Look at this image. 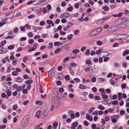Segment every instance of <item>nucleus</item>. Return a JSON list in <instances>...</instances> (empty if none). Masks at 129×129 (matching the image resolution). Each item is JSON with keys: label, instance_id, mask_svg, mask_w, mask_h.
<instances>
[{"label": "nucleus", "instance_id": "7c9ffc66", "mask_svg": "<svg viewBox=\"0 0 129 129\" xmlns=\"http://www.w3.org/2000/svg\"><path fill=\"white\" fill-rule=\"evenodd\" d=\"M6 93L7 94V95L10 96L11 95V91H6Z\"/></svg>", "mask_w": 129, "mask_h": 129}, {"label": "nucleus", "instance_id": "bb28decb", "mask_svg": "<svg viewBox=\"0 0 129 129\" xmlns=\"http://www.w3.org/2000/svg\"><path fill=\"white\" fill-rule=\"evenodd\" d=\"M90 50L89 49H87L86 50L85 54L86 55H89V54Z\"/></svg>", "mask_w": 129, "mask_h": 129}, {"label": "nucleus", "instance_id": "9b49d317", "mask_svg": "<svg viewBox=\"0 0 129 129\" xmlns=\"http://www.w3.org/2000/svg\"><path fill=\"white\" fill-rule=\"evenodd\" d=\"M14 15V13L12 12L6 14V17L8 18H10L12 17Z\"/></svg>", "mask_w": 129, "mask_h": 129}, {"label": "nucleus", "instance_id": "052dcab7", "mask_svg": "<svg viewBox=\"0 0 129 129\" xmlns=\"http://www.w3.org/2000/svg\"><path fill=\"white\" fill-rule=\"evenodd\" d=\"M25 26H26V28L27 29H29L30 28V25H29L27 24H26L25 25Z\"/></svg>", "mask_w": 129, "mask_h": 129}, {"label": "nucleus", "instance_id": "a18cd8bd", "mask_svg": "<svg viewBox=\"0 0 129 129\" xmlns=\"http://www.w3.org/2000/svg\"><path fill=\"white\" fill-rule=\"evenodd\" d=\"M6 40H4L1 42V44L2 45H3L6 44Z\"/></svg>", "mask_w": 129, "mask_h": 129}, {"label": "nucleus", "instance_id": "423d86ee", "mask_svg": "<svg viewBox=\"0 0 129 129\" xmlns=\"http://www.w3.org/2000/svg\"><path fill=\"white\" fill-rule=\"evenodd\" d=\"M70 15V14L68 13H65L61 14L60 16V17L62 18L64 17L65 18H67L69 17Z\"/></svg>", "mask_w": 129, "mask_h": 129}, {"label": "nucleus", "instance_id": "13d9d810", "mask_svg": "<svg viewBox=\"0 0 129 129\" xmlns=\"http://www.w3.org/2000/svg\"><path fill=\"white\" fill-rule=\"evenodd\" d=\"M60 43L59 42H56L54 43V45L56 46L60 45Z\"/></svg>", "mask_w": 129, "mask_h": 129}, {"label": "nucleus", "instance_id": "6e6d98bb", "mask_svg": "<svg viewBox=\"0 0 129 129\" xmlns=\"http://www.w3.org/2000/svg\"><path fill=\"white\" fill-rule=\"evenodd\" d=\"M18 28L17 27H16L14 28V31L15 33H16L18 31Z\"/></svg>", "mask_w": 129, "mask_h": 129}, {"label": "nucleus", "instance_id": "e433bc0d", "mask_svg": "<svg viewBox=\"0 0 129 129\" xmlns=\"http://www.w3.org/2000/svg\"><path fill=\"white\" fill-rule=\"evenodd\" d=\"M110 7L111 9H113L116 6L115 4H111L110 5Z\"/></svg>", "mask_w": 129, "mask_h": 129}, {"label": "nucleus", "instance_id": "a211bd4d", "mask_svg": "<svg viewBox=\"0 0 129 129\" xmlns=\"http://www.w3.org/2000/svg\"><path fill=\"white\" fill-rule=\"evenodd\" d=\"M98 108L101 110H104L105 109V108L102 105H99L98 106Z\"/></svg>", "mask_w": 129, "mask_h": 129}, {"label": "nucleus", "instance_id": "79ce46f5", "mask_svg": "<svg viewBox=\"0 0 129 129\" xmlns=\"http://www.w3.org/2000/svg\"><path fill=\"white\" fill-rule=\"evenodd\" d=\"M34 42V40L33 39H29L28 41V43L30 44H32Z\"/></svg>", "mask_w": 129, "mask_h": 129}, {"label": "nucleus", "instance_id": "412c9836", "mask_svg": "<svg viewBox=\"0 0 129 129\" xmlns=\"http://www.w3.org/2000/svg\"><path fill=\"white\" fill-rule=\"evenodd\" d=\"M86 117L87 119H88L89 121H92L93 120V118L91 116H89L88 117L87 116V115Z\"/></svg>", "mask_w": 129, "mask_h": 129}, {"label": "nucleus", "instance_id": "c9c22d12", "mask_svg": "<svg viewBox=\"0 0 129 129\" xmlns=\"http://www.w3.org/2000/svg\"><path fill=\"white\" fill-rule=\"evenodd\" d=\"M14 48V45H11L9 46L8 47V49L9 50H10L13 49Z\"/></svg>", "mask_w": 129, "mask_h": 129}, {"label": "nucleus", "instance_id": "39448f33", "mask_svg": "<svg viewBox=\"0 0 129 129\" xmlns=\"http://www.w3.org/2000/svg\"><path fill=\"white\" fill-rule=\"evenodd\" d=\"M126 21V20H122V22L120 23V27L122 28H123L127 26Z\"/></svg>", "mask_w": 129, "mask_h": 129}, {"label": "nucleus", "instance_id": "864d4df0", "mask_svg": "<svg viewBox=\"0 0 129 129\" xmlns=\"http://www.w3.org/2000/svg\"><path fill=\"white\" fill-rule=\"evenodd\" d=\"M18 107L16 105H14L13 106V109L14 110H15Z\"/></svg>", "mask_w": 129, "mask_h": 129}, {"label": "nucleus", "instance_id": "58836bf2", "mask_svg": "<svg viewBox=\"0 0 129 129\" xmlns=\"http://www.w3.org/2000/svg\"><path fill=\"white\" fill-rule=\"evenodd\" d=\"M13 38H14V36H7L5 38L6 39H8V38L11 39H13Z\"/></svg>", "mask_w": 129, "mask_h": 129}, {"label": "nucleus", "instance_id": "f3484780", "mask_svg": "<svg viewBox=\"0 0 129 129\" xmlns=\"http://www.w3.org/2000/svg\"><path fill=\"white\" fill-rule=\"evenodd\" d=\"M103 9L105 11H107L109 10V8L107 6H103Z\"/></svg>", "mask_w": 129, "mask_h": 129}, {"label": "nucleus", "instance_id": "37998d69", "mask_svg": "<svg viewBox=\"0 0 129 129\" xmlns=\"http://www.w3.org/2000/svg\"><path fill=\"white\" fill-rule=\"evenodd\" d=\"M73 9V8L72 7H69L67 8V10L68 11H71Z\"/></svg>", "mask_w": 129, "mask_h": 129}, {"label": "nucleus", "instance_id": "cd10ccee", "mask_svg": "<svg viewBox=\"0 0 129 129\" xmlns=\"http://www.w3.org/2000/svg\"><path fill=\"white\" fill-rule=\"evenodd\" d=\"M73 35L72 34H70L68 36H67V39H68V40H70L72 38V37L73 36Z\"/></svg>", "mask_w": 129, "mask_h": 129}, {"label": "nucleus", "instance_id": "0e129e2a", "mask_svg": "<svg viewBox=\"0 0 129 129\" xmlns=\"http://www.w3.org/2000/svg\"><path fill=\"white\" fill-rule=\"evenodd\" d=\"M117 120L115 118H113L111 120L112 121L113 123H115L117 121Z\"/></svg>", "mask_w": 129, "mask_h": 129}, {"label": "nucleus", "instance_id": "4be33fe9", "mask_svg": "<svg viewBox=\"0 0 129 129\" xmlns=\"http://www.w3.org/2000/svg\"><path fill=\"white\" fill-rule=\"evenodd\" d=\"M96 44L98 45H101L102 44V42L100 40L96 42Z\"/></svg>", "mask_w": 129, "mask_h": 129}, {"label": "nucleus", "instance_id": "b1692460", "mask_svg": "<svg viewBox=\"0 0 129 129\" xmlns=\"http://www.w3.org/2000/svg\"><path fill=\"white\" fill-rule=\"evenodd\" d=\"M33 82V81L32 80H28L26 81V83L27 84H30V83H32Z\"/></svg>", "mask_w": 129, "mask_h": 129}, {"label": "nucleus", "instance_id": "f257e3e1", "mask_svg": "<svg viewBox=\"0 0 129 129\" xmlns=\"http://www.w3.org/2000/svg\"><path fill=\"white\" fill-rule=\"evenodd\" d=\"M101 31V29L100 28H97L92 31L89 34L90 37L95 36L99 33Z\"/></svg>", "mask_w": 129, "mask_h": 129}, {"label": "nucleus", "instance_id": "680f3d73", "mask_svg": "<svg viewBox=\"0 0 129 129\" xmlns=\"http://www.w3.org/2000/svg\"><path fill=\"white\" fill-rule=\"evenodd\" d=\"M43 116H42V117L43 118H45V117L47 116V114L45 112H44L42 114Z\"/></svg>", "mask_w": 129, "mask_h": 129}, {"label": "nucleus", "instance_id": "c03bdc74", "mask_svg": "<svg viewBox=\"0 0 129 129\" xmlns=\"http://www.w3.org/2000/svg\"><path fill=\"white\" fill-rule=\"evenodd\" d=\"M47 22L48 24H51L52 23V21L51 20H48L47 21Z\"/></svg>", "mask_w": 129, "mask_h": 129}, {"label": "nucleus", "instance_id": "e2e57ef3", "mask_svg": "<svg viewBox=\"0 0 129 129\" xmlns=\"http://www.w3.org/2000/svg\"><path fill=\"white\" fill-rule=\"evenodd\" d=\"M59 90L60 92H62L64 91L63 88L62 87H60L59 88Z\"/></svg>", "mask_w": 129, "mask_h": 129}, {"label": "nucleus", "instance_id": "a19ab883", "mask_svg": "<svg viewBox=\"0 0 129 129\" xmlns=\"http://www.w3.org/2000/svg\"><path fill=\"white\" fill-rule=\"evenodd\" d=\"M94 98L95 100H99L100 99V97L98 96H95Z\"/></svg>", "mask_w": 129, "mask_h": 129}, {"label": "nucleus", "instance_id": "9d476101", "mask_svg": "<svg viewBox=\"0 0 129 129\" xmlns=\"http://www.w3.org/2000/svg\"><path fill=\"white\" fill-rule=\"evenodd\" d=\"M122 22V19H119L116 20L115 22V24L119 26V27H120V23Z\"/></svg>", "mask_w": 129, "mask_h": 129}, {"label": "nucleus", "instance_id": "aec40b11", "mask_svg": "<svg viewBox=\"0 0 129 129\" xmlns=\"http://www.w3.org/2000/svg\"><path fill=\"white\" fill-rule=\"evenodd\" d=\"M110 18V16H105L104 17V18L102 19L101 20H103V21H104L106 19H109Z\"/></svg>", "mask_w": 129, "mask_h": 129}, {"label": "nucleus", "instance_id": "de8ad7c7", "mask_svg": "<svg viewBox=\"0 0 129 129\" xmlns=\"http://www.w3.org/2000/svg\"><path fill=\"white\" fill-rule=\"evenodd\" d=\"M36 49L35 48H31L30 49L28 50V52H29L31 51H34Z\"/></svg>", "mask_w": 129, "mask_h": 129}, {"label": "nucleus", "instance_id": "473e14b6", "mask_svg": "<svg viewBox=\"0 0 129 129\" xmlns=\"http://www.w3.org/2000/svg\"><path fill=\"white\" fill-rule=\"evenodd\" d=\"M73 56H71L70 58H75V57L76 56V54H77L75 52H74V53H73Z\"/></svg>", "mask_w": 129, "mask_h": 129}, {"label": "nucleus", "instance_id": "bf43d9fd", "mask_svg": "<svg viewBox=\"0 0 129 129\" xmlns=\"http://www.w3.org/2000/svg\"><path fill=\"white\" fill-rule=\"evenodd\" d=\"M67 24L71 27L74 25V23L71 22H68Z\"/></svg>", "mask_w": 129, "mask_h": 129}, {"label": "nucleus", "instance_id": "774afa93", "mask_svg": "<svg viewBox=\"0 0 129 129\" xmlns=\"http://www.w3.org/2000/svg\"><path fill=\"white\" fill-rule=\"evenodd\" d=\"M122 14L123 13H122L120 12L117 15V16L118 17H120L122 16Z\"/></svg>", "mask_w": 129, "mask_h": 129}, {"label": "nucleus", "instance_id": "f704fd0d", "mask_svg": "<svg viewBox=\"0 0 129 129\" xmlns=\"http://www.w3.org/2000/svg\"><path fill=\"white\" fill-rule=\"evenodd\" d=\"M78 123L76 122H74L73 123V125L74 127H76L78 125Z\"/></svg>", "mask_w": 129, "mask_h": 129}, {"label": "nucleus", "instance_id": "2eb2a0df", "mask_svg": "<svg viewBox=\"0 0 129 129\" xmlns=\"http://www.w3.org/2000/svg\"><path fill=\"white\" fill-rule=\"evenodd\" d=\"M58 77L60 80L62 79L63 78V75L62 74L60 73L58 75Z\"/></svg>", "mask_w": 129, "mask_h": 129}, {"label": "nucleus", "instance_id": "ea45409f", "mask_svg": "<svg viewBox=\"0 0 129 129\" xmlns=\"http://www.w3.org/2000/svg\"><path fill=\"white\" fill-rule=\"evenodd\" d=\"M69 97L71 98H72L74 97V95L72 93H70L69 94Z\"/></svg>", "mask_w": 129, "mask_h": 129}, {"label": "nucleus", "instance_id": "4c0bfd02", "mask_svg": "<svg viewBox=\"0 0 129 129\" xmlns=\"http://www.w3.org/2000/svg\"><path fill=\"white\" fill-rule=\"evenodd\" d=\"M98 80L99 82H100V81H105V79L102 78H99L98 79Z\"/></svg>", "mask_w": 129, "mask_h": 129}, {"label": "nucleus", "instance_id": "603ef678", "mask_svg": "<svg viewBox=\"0 0 129 129\" xmlns=\"http://www.w3.org/2000/svg\"><path fill=\"white\" fill-rule=\"evenodd\" d=\"M61 21L62 23H65L67 22V20L66 19L63 18L62 19Z\"/></svg>", "mask_w": 129, "mask_h": 129}, {"label": "nucleus", "instance_id": "7ed1b4c3", "mask_svg": "<svg viewBox=\"0 0 129 129\" xmlns=\"http://www.w3.org/2000/svg\"><path fill=\"white\" fill-rule=\"evenodd\" d=\"M29 120V119L26 117H24L21 123L23 127H25L28 124Z\"/></svg>", "mask_w": 129, "mask_h": 129}, {"label": "nucleus", "instance_id": "20e7f679", "mask_svg": "<svg viewBox=\"0 0 129 129\" xmlns=\"http://www.w3.org/2000/svg\"><path fill=\"white\" fill-rule=\"evenodd\" d=\"M54 71L55 70L52 68L48 72V76L50 78H51L53 77L54 74Z\"/></svg>", "mask_w": 129, "mask_h": 129}, {"label": "nucleus", "instance_id": "6e6552de", "mask_svg": "<svg viewBox=\"0 0 129 129\" xmlns=\"http://www.w3.org/2000/svg\"><path fill=\"white\" fill-rule=\"evenodd\" d=\"M8 51V49L6 48H2L0 50V53L3 54L7 52Z\"/></svg>", "mask_w": 129, "mask_h": 129}, {"label": "nucleus", "instance_id": "338daca9", "mask_svg": "<svg viewBox=\"0 0 129 129\" xmlns=\"http://www.w3.org/2000/svg\"><path fill=\"white\" fill-rule=\"evenodd\" d=\"M45 23V22L43 21H42L40 22V25L41 26L43 25Z\"/></svg>", "mask_w": 129, "mask_h": 129}, {"label": "nucleus", "instance_id": "ddd939ff", "mask_svg": "<svg viewBox=\"0 0 129 129\" xmlns=\"http://www.w3.org/2000/svg\"><path fill=\"white\" fill-rule=\"evenodd\" d=\"M129 54V50L126 49L125 50L124 52L122 54L123 56H124L126 54Z\"/></svg>", "mask_w": 129, "mask_h": 129}, {"label": "nucleus", "instance_id": "c756f323", "mask_svg": "<svg viewBox=\"0 0 129 129\" xmlns=\"http://www.w3.org/2000/svg\"><path fill=\"white\" fill-rule=\"evenodd\" d=\"M101 95H102V98L103 99H107L108 98V96L107 95H103L101 93Z\"/></svg>", "mask_w": 129, "mask_h": 129}, {"label": "nucleus", "instance_id": "a878e982", "mask_svg": "<svg viewBox=\"0 0 129 129\" xmlns=\"http://www.w3.org/2000/svg\"><path fill=\"white\" fill-rule=\"evenodd\" d=\"M58 125V123L56 122H54L53 124V126L54 128L56 127Z\"/></svg>", "mask_w": 129, "mask_h": 129}, {"label": "nucleus", "instance_id": "4d7b16f0", "mask_svg": "<svg viewBox=\"0 0 129 129\" xmlns=\"http://www.w3.org/2000/svg\"><path fill=\"white\" fill-rule=\"evenodd\" d=\"M125 113V111L123 110H121L120 111V114L121 115L124 114Z\"/></svg>", "mask_w": 129, "mask_h": 129}, {"label": "nucleus", "instance_id": "2f4dec72", "mask_svg": "<svg viewBox=\"0 0 129 129\" xmlns=\"http://www.w3.org/2000/svg\"><path fill=\"white\" fill-rule=\"evenodd\" d=\"M123 14H126L127 15L129 16V11H128L127 10H125Z\"/></svg>", "mask_w": 129, "mask_h": 129}, {"label": "nucleus", "instance_id": "49530a36", "mask_svg": "<svg viewBox=\"0 0 129 129\" xmlns=\"http://www.w3.org/2000/svg\"><path fill=\"white\" fill-rule=\"evenodd\" d=\"M21 89V87L20 86H19L17 87L16 91L18 92Z\"/></svg>", "mask_w": 129, "mask_h": 129}, {"label": "nucleus", "instance_id": "0eeeda50", "mask_svg": "<svg viewBox=\"0 0 129 129\" xmlns=\"http://www.w3.org/2000/svg\"><path fill=\"white\" fill-rule=\"evenodd\" d=\"M40 74L38 73L36 75V82L37 84V85H39L40 83Z\"/></svg>", "mask_w": 129, "mask_h": 129}, {"label": "nucleus", "instance_id": "f8f14e48", "mask_svg": "<svg viewBox=\"0 0 129 129\" xmlns=\"http://www.w3.org/2000/svg\"><path fill=\"white\" fill-rule=\"evenodd\" d=\"M79 87L80 89H86L87 88V86L81 84H80L79 86Z\"/></svg>", "mask_w": 129, "mask_h": 129}, {"label": "nucleus", "instance_id": "6ab92c4d", "mask_svg": "<svg viewBox=\"0 0 129 129\" xmlns=\"http://www.w3.org/2000/svg\"><path fill=\"white\" fill-rule=\"evenodd\" d=\"M118 101L117 100H115L113 101L112 103V105H117L118 104Z\"/></svg>", "mask_w": 129, "mask_h": 129}, {"label": "nucleus", "instance_id": "5fc2aeb1", "mask_svg": "<svg viewBox=\"0 0 129 129\" xmlns=\"http://www.w3.org/2000/svg\"><path fill=\"white\" fill-rule=\"evenodd\" d=\"M76 64L74 62H72L71 63V67H73L74 66L76 67Z\"/></svg>", "mask_w": 129, "mask_h": 129}, {"label": "nucleus", "instance_id": "69168bd1", "mask_svg": "<svg viewBox=\"0 0 129 129\" xmlns=\"http://www.w3.org/2000/svg\"><path fill=\"white\" fill-rule=\"evenodd\" d=\"M64 78L68 80H70V78L69 77V76L68 75H67L64 76Z\"/></svg>", "mask_w": 129, "mask_h": 129}, {"label": "nucleus", "instance_id": "8fccbe9b", "mask_svg": "<svg viewBox=\"0 0 129 129\" xmlns=\"http://www.w3.org/2000/svg\"><path fill=\"white\" fill-rule=\"evenodd\" d=\"M69 57H66L63 60V61L64 62L67 61L69 59Z\"/></svg>", "mask_w": 129, "mask_h": 129}, {"label": "nucleus", "instance_id": "c85d7f7f", "mask_svg": "<svg viewBox=\"0 0 129 129\" xmlns=\"http://www.w3.org/2000/svg\"><path fill=\"white\" fill-rule=\"evenodd\" d=\"M12 74L13 76H16L18 75V73L15 71H13L12 72Z\"/></svg>", "mask_w": 129, "mask_h": 129}, {"label": "nucleus", "instance_id": "dca6fc26", "mask_svg": "<svg viewBox=\"0 0 129 129\" xmlns=\"http://www.w3.org/2000/svg\"><path fill=\"white\" fill-rule=\"evenodd\" d=\"M22 79L20 77H18L16 79V81L18 82H21L22 81Z\"/></svg>", "mask_w": 129, "mask_h": 129}, {"label": "nucleus", "instance_id": "5701e85b", "mask_svg": "<svg viewBox=\"0 0 129 129\" xmlns=\"http://www.w3.org/2000/svg\"><path fill=\"white\" fill-rule=\"evenodd\" d=\"M36 103L37 105L39 104L40 105H41L42 103V101L37 100L36 101Z\"/></svg>", "mask_w": 129, "mask_h": 129}, {"label": "nucleus", "instance_id": "3c124183", "mask_svg": "<svg viewBox=\"0 0 129 129\" xmlns=\"http://www.w3.org/2000/svg\"><path fill=\"white\" fill-rule=\"evenodd\" d=\"M120 77H121L119 75H117L116 76V77H114L113 78H114L115 80H116L120 78Z\"/></svg>", "mask_w": 129, "mask_h": 129}, {"label": "nucleus", "instance_id": "09e8293b", "mask_svg": "<svg viewBox=\"0 0 129 129\" xmlns=\"http://www.w3.org/2000/svg\"><path fill=\"white\" fill-rule=\"evenodd\" d=\"M75 117V114L74 113H72L70 117H71V118L72 119H73Z\"/></svg>", "mask_w": 129, "mask_h": 129}, {"label": "nucleus", "instance_id": "f03ea898", "mask_svg": "<svg viewBox=\"0 0 129 129\" xmlns=\"http://www.w3.org/2000/svg\"><path fill=\"white\" fill-rule=\"evenodd\" d=\"M51 102L52 104L54 105L55 107H58L60 102L59 100L57 99V97H53Z\"/></svg>", "mask_w": 129, "mask_h": 129}, {"label": "nucleus", "instance_id": "1a4fd4ad", "mask_svg": "<svg viewBox=\"0 0 129 129\" xmlns=\"http://www.w3.org/2000/svg\"><path fill=\"white\" fill-rule=\"evenodd\" d=\"M116 30V27L115 26H112L110 28H109L108 31L109 32H114Z\"/></svg>", "mask_w": 129, "mask_h": 129}, {"label": "nucleus", "instance_id": "72a5a7b5", "mask_svg": "<svg viewBox=\"0 0 129 129\" xmlns=\"http://www.w3.org/2000/svg\"><path fill=\"white\" fill-rule=\"evenodd\" d=\"M126 87V85L125 83L122 84L121 85V87L122 89L125 88Z\"/></svg>", "mask_w": 129, "mask_h": 129}, {"label": "nucleus", "instance_id": "393cba45", "mask_svg": "<svg viewBox=\"0 0 129 129\" xmlns=\"http://www.w3.org/2000/svg\"><path fill=\"white\" fill-rule=\"evenodd\" d=\"M61 51V49L59 48H57V49H56L55 52L54 53H57L60 52Z\"/></svg>", "mask_w": 129, "mask_h": 129}, {"label": "nucleus", "instance_id": "4468645a", "mask_svg": "<svg viewBox=\"0 0 129 129\" xmlns=\"http://www.w3.org/2000/svg\"><path fill=\"white\" fill-rule=\"evenodd\" d=\"M85 63L87 64H89V65H88L87 66L88 67H89V65H91L92 64V63L91 62V61L90 60H86L85 62Z\"/></svg>", "mask_w": 129, "mask_h": 129}]
</instances>
